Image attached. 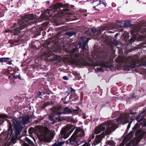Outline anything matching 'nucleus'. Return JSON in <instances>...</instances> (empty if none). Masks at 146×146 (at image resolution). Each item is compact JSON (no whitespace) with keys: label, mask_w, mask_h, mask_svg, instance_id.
Listing matches in <instances>:
<instances>
[{"label":"nucleus","mask_w":146,"mask_h":146,"mask_svg":"<svg viewBox=\"0 0 146 146\" xmlns=\"http://www.w3.org/2000/svg\"><path fill=\"white\" fill-rule=\"evenodd\" d=\"M115 129V125L112 122L109 121L105 122L103 124L99 125L95 129V133L98 134L101 133L102 131L105 130V132H103L100 135H96L94 139L95 144H97L100 143L104 137L105 135H108L110 132Z\"/></svg>","instance_id":"obj_1"},{"label":"nucleus","mask_w":146,"mask_h":146,"mask_svg":"<svg viewBox=\"0 0 146 146\" xmlns=\"http://www.w3.org/2000/svg\"><path fill=\"white\" fill-rule=\"evenodd\" d=\"M35 19L34 15L33 14L25 16L24 17L21 19H19L18 21V26L17 28L12 31L7 30L6 32H10V33H13L14 35H17L19 34L20 31L23 28L27 27L28 25L31 24L30 21ZM17 24H14V27L17 26Z\"/></svg>","instance_id":"obj_2"},{"label":"nucleus","mask_w":146,"mask_h":146,"mask_svg":"<svg viewBox=\"0 0 146 146\" xmlns=\"http://www.w3.org/2000/svg\"><path fill=\"white\" fill-rule=\"evenodd\" d=\"M72 127L71 125L68 124L62 129L58 140L55 142V146H62L64 144V142L62 141V138L66 139L69 136L74 129L72 128Z\"/></svg>","instance_id":"obj_3"},{"label":"nucleus","mask_w":146,"mask_h":146,"mask_svg":"<svg viewBox=\"0 0 146 146\" xmlns=\"http://www.w3.org/2000/svg\"><path fill=\"white\" fill-rule=\"evenodd\" d=\"M78 50V48L76 47L72 48L70 50V53L73 56V57L71 58L70 63L72 65H78L80 67L84 66H85L86 63L84 59L78 54L75 53Z\"/></svg>","instance_id":"obj_4"},{"label":"nucleus","mask_w":146,"mask_h":146,"mask_svg":"<svg viewBox=\"0 0 146 146\" xmlns=\"http://www.w3.org/2000/svg\"><path fill=\"white\" fill-rule=\"evenodd\" d=\"M29 119V116L27 115L23 117H20L19 120L16 119L13 120L12 125L15 130L16 136L19 134L20 131L21 130L23 125L28 122Z\"/></svg>","instance_id":"obj_5"},{"label":"nucleus","mask_w":146,"mask_h":146,"mask_svg":"<svg viewBox=\"0 0 146 146\" xmlns=\"http://www.w3.org/2000/svg\"><path fill=\"white\" fill-rule=\"evenodd\" d=\"M37 131L38 133V135L41 139L45 141H49L53 137V136H50L44 128L40 126L38 127Z\"/></svg>","instance_id":"obj_6"},{"label":"nucleus","mask_w":146,"mask_h":146,"mask_svg":"<svg viewBox=\"0 0 146 146\" xmlns=\"http://www.w3.org/2000/svg\"><path fill=\"white\" fill-rule=\"evenodd\" d=\"M77 138L79 139V140L80 141V143L82 140L83 137L85 136V133L84 130L82 129L79 128L76 129L75 131L73 133Z\"/></svg>","instance_id":"obj_7"},{"label":"nucleus","mask_w":146,"mask_h":146,"mask_svg":"<svg viewBox=\"0 0 146 146\" xmlns=\"http://www.w3.org/2000/svg\"><path fill=\"white\" fill-rule=\"evenodd\" d=\"M80 141L79 139H78L77 137L73 134L68 140L66 141V143L70 145L77 146L79 144L78 143L80 142Z\"/></svg>","instance_id":"obj_8"},{"label":"nucleus","mask_w":146,"mask_h":146,"mask_svg":"<svg viewBox=\"0 0 146 146\" xmlns=\"http://www.w3.org/2000/svg\"><path fill=\"white\" fill-rule=\"evenodd\" d=\"M62 113V106L60 105L55 106V115L58 116V117H55V122L57 120L61 121L62 120L59 115H61Z\"/></svg>","instance_id":"obj_9"},{"label":"nucleus","mask_w":146,"mask_h":146,"mask_svg":"<svg viewBox=\"0 0 146 146\" xmlns=\"http://www.w3.org/2000/svg\"><path fill=\"white\" fill-rule=\"evenodd\" d=\"M121 118V123L124 124L127 123L129 122V120L131 118H129L130 114L128 113H121L120 115Z\"/></svg>","instance_id":"obj_10"},{"label":"nucleus","mask_w":146,"mask_h":146,"mask_svg":"<svg viewBox=\"0 0 146 146\" xmlns=\"http://www.w3.org/2000/svg\"><path fill=\"white\" fill-rule=\"evenodd\" d=\"M90 39L89 38H87L84 37H82L81 41L79 42L80 48H82L83 50H86V47Z\"/></svg>","instance_id":"obj_11"},{"label":"nucleus","mask_w":146,"mask_h":146,"mask_svg":"<svg viewBox=\"0 0 146 146\" xmlns=\"http://www.w3.org/2000/svg\"><path fill=\"white\" fill-rule=\"evenodd\" d=\"M76 108H77L76 109H71L68 107H66L64 108L62 111L63 113L66 114H70L72 112H76L78 111L79 108L78 107H76Z\"/></svg>","instance_id":"obj_12"},{"label":"nucleus","mask_w":146,"mask_h":146,"mask_svg":"<svg viewBox=\"0 0 146 146\" xmlns=\"http://www.w3.org/2000/svg\"><path fill=\"white\" fill-rule=\"evenodd\" d=\"M124 62L126 64H135L136 65L137 62L135 61L133 58L131 56L126 57L124 59Z\"/></svg>","instance_id":"obj_13"},{"label":"nucleus","mask_w":146,"mask_h":146,"mask_svg":"<svg viewBox=\"0 0 146 146\" xmlns=\"http://www.w3.org/2000/svg\"><path fill=\"white\" fill-rule=\"evenodd\" d=\"M68 5H64L62 3L60 2H57L56 4H55V11H59L60 10V8L61 7L64 8H68Z\"/></svg>","instance_id":"obj_14"},{"label":"nucleus","mask_w":146,"mask_h":146,"mask_svg":"<svg viewBox=\"0 0 146 146\" xmlns=\"http://www.w3.org/2000/svg\"><path fill=\"white\" fill-rule=\"evenodd\" d=\"M109 62L108 61L102 62H100V66L102 68H111L112 67L113 65L109 64Z\"/></svg>","instance_id":"obj_15"},{"label":"nucleus","mask_w":146,"mask_h":146,"mask_svg":"<svg viewBox=\"0 0 146 146\" xmlns=\"http://www.w3.org/2000/svg\"><path fill=\"white\" fill-rule=\"evenodd\" d=\"M137 66V65L135 64H131L130 65H126L124 67V70L129 71L131 69L134 68L136 67Z\"/></svg>","instance_id":"obj_16"},{"label":"nucleus","mask_w":146,"mask_h":146,"mask_svg":"<svg viewBox=\"0 0 146 146\" xmlns=\"http://www.w3.org/2000/svg\"><path fill=\"white\" fill-rule=\"evenodd\" d=\"M143 115L141 114L137 116L136 118V120L138 122H140L143 120Z\"/></svg>","instance_id":"obj_17"},{"label":"nucleus","mask_w":146,"mask_h":146,"mask_svg":"<svg viewBox=\"0 0 146 146\" xmlns=\"http://www.w3.org/2000/svg\"><path fill=\"white\" fill-rule=\"evenodd\" d=\"M140 31V33L142 34L143 35H146V28H143L141 29L139 28V30L138 32Z\"/></svg>","instance_id":"obj_18"},{"label":"nucleus","mask_w":146,"mask_h":146,"mask_svg":"<svg viewBox=\"0 0 146 146\" xmlns=\"http://www.w3.org/2000/svg\"><path fill=\"white\" fill-rule=\"evenodd\" d=\"M100 3H99L97 5V6H101L102 4L103 5V7L105 8L106 7V3L104 2H102V0H101L100 1H99Z\"/></svg>","instance_id":"obj_19"},{"label":"nucleus","mask_w":146,"mask_h":146,"mask_svg":"<svg viewBox=\"0 0 146 146\" xmlns=\"http://www.w3.org/2000/svg\"><path fill=\"white\" fill-rule=\"evenodd\" d=\"M9 58H0V62H7L9 61Z\"/></svg>","instance_id":"obj_20"},{"label":"nucleus","mask_w":146,"mask_h":146,"mask_svg":"<svg viewBox=\"0 0 146 146\" xmlns=\"http://www.w3.org/2000/svg\"><path fill=\"white\" fill-rule=\"evenodd\" d=\"M65 34L67 36H72L75 35L76 33L74 32L70 31L66 32L65 33Z\"/></svg>","instance_id":"obj_21"},{"label":"nucleus","mask_w":146,"mask_h":146,"mask_svg":"<svg viewBox=\"0 0 146 146\" xmlns=\"http://www.w3.org/2000/svg\"><path fill=\"white\" fill-rule=\"evenodd\" d=\"M140 125L137 123L135 124L132 129L133 130H137L140 127Z\"/></svg>","instance_id":"obj_22"},{"label":"nucleus","mask_w":146,"mask_h":146,"mask_svg":"<svg viewBox=\"0 0 146 146\" xmlns=\"http://www.w3.org/2000/svg\"><path fill=\"white\" fill-rule=\"evenodd\" d=\"M115 143V141L113 140H111L108 141V144L112 146H114Z\"/></svg>","instance_id":"obj_23"},{"label":"nucleus","mask_w":146,"mask_h":146,"mask_svg":"<svg viewBox=\"0 0 146 146\" xmlns=\"http://www.w3.org/2000/svg\"><path fill=\"white\" fill-rule=\"evenodd\" d=\"M131 24L128 22H125L123 24V26L125 28L129 27H131Z\"/></svg>","instance_id":"obj_24"},{"label":"nucleus","mask_w":146,"mask_h":146,"mask_svg":"<svg viewBox=\"0 0 146 146\" xmlns=\"http://www.w3.org/2000/svg\"><path fill=\"white\" fill-rule=\"evenodd\" d=\"M77 97V95L75 93L72 94L70 95L69 97V99L70 100L72 99L73 98H75Z\"/></svg>","instance_id":"obj_25"},{"label":"nucleus","mask_w":146,"mask_h":146,"mask_svg":"<svg viewBox=\"0 0 146 146\" xmlns=\"http://www.w3.org/2000/svg\"><path fill=\"white\" fill-rule=\"evenodd\" d=\"M54 115H52L51 114L50 115V116L49 117V119L51 121H52V123H54Z\"/></svg>","instance_id":"obj_26"},{"label":"nucleus","mask_w":146,"mask_h":146,"mask_svg":"<svg viewBox=\"0 0 146 146\" xmlns=\"http://www.w3.org/2000/svg\"><path fill=\"white\" fill-rule=\"evenodd\" d=\"M111 43L115 46H117L118 44V42L117 40H113L111 42Z\"/></svg>","instance_id":"obj_27"},{"label":"nucleus","mask_w":146,"mask_h":146,"mask_svg":"<svg viewBox=\"0 0 146 146\" xmlns=\"http://www.w3.org/2000/svg\"><path fill=\"white\" fill-rule=\"evenodd\" d=\"M91 31L93 34H94L97 32V30L96 28L92 27L91 29Z\"/></svg>","instance_id":"obj_28"},{"label":"nucleus","mask_w":146,"mask_h":146,"mask_svg":"<svg viewBox=\"0 0 146 146\" xmlns=\"http://www.w3.org/2000/svg\"><path fill=\"white\" fill-rule=\"evenodd\" d=\"M48 16L46 15L45 13L42 14L40 16V17L42 18L43 20L46 19L48 18Z\"/></svg>","instance_id":"obj_29"},{"label":"nucleus","mask_w":146,"mask_h":146,"mask_svg":"<svg viewBox=\"0 0 146 146\" xmlns=\"http://www.w3.org/2000/svg\"><path fill=\"white\" fill-rule=\"evenodd\" d=\"M95 71L96 72H99L100 71L104 72V70L101 67H97L96 69H95Z\"/></svg>","instance_id":"obj_30"},{"label":"nucleus","mask_w":146,"mask_h":146,"mask_svg":"<svg viewBox=\"0 0 146 146\" xmlns=\"http://www.w3.org/2000/svg\"><path fill=\"white\" fill-rule=\"evenodd\" d=\"M13 131L12 130V128L11 127H9V129L8 131V135H9L10 136H11V134L12 133Z\"/></svg>","instance_id":"obj_31"},{"label":"nucleus","mask_w":146,"mask_h":146,"mask_svg":"<svg viewBox=\"0 0 146 146\" xmlns=\"http://www.w3.org/2000/svg\"><path fill=\"white\" fill-rule=\"evenodd\" d=\"M134 131H131L128 134V135L131 137H133V136L134 135Z\"/></svg>","instance_id":"obj_32"},{"label":"nucleus","mask_w":146,"mask_h":146,"mask_svg":"<svg viewBox=\"0 0 146 146\" xmlns=\"http://www.w3.org/2000/svg\"><path fill=\"white\" fill-rule=\"evenodd\" d=\"M27 142L30 145H31L32 146H35V145H34L33 142L30 140L29 139H27Z\"/></svg>","instance_id":"obj_33"},{"label":"nucleus","mask_w":146,"mask_h":146,"mask_svg":"<svg viewBox=\"0 0 146 146\" xmlns=\"http://www.w3.org/2000/svg\"><path fill=\"white\" fill-rule=\"evenodd\" d=\"M133 120V119H130V121H129V123L128 124L127 127V129H129V128H130L131 123H132Z\"/></svg>","instance_id":"obj_34"},{"label":"nucleus","mask_w":146,"mask_h":146,"mask_svg":"<svg viewBox=\"0 0 146 146\" xmlns=\"http://www.w3.org/2000/svg\"><path fill=\"white\" fill-rule=\"evenodd\" d=\"M116 121L117 122H119V121H120V122L121 123V118L120 115H119V116L116 119Z\"/></svg>","instance_id":"obj_35"},{"label":"nucleus","mask_w":146,"mask_h":146,"mask_svg":"<svg viewBox=\"0 0 146 146\" xmlns=\"http://www.w3.org/2000/svg\"><path fill=\"white\" fill-rule=\"evenodd\" d=\"M145 65H146V62H142V63L139 64L138 65H137V67H138L139 66H145Z\"/></svg>","instance_id":"obj_36"},{"label":"nucleus","mask_w":146,"mask_h":146,"mask_svg":"<svg viewBox=\"0 0 146 146\" xmlns=\"http://www.w3.org/2000/svg\"><path fill=\"white\" fill-rule=\"evenodd\" d=\"M135 93H133L132 95L131 96H130V97H129V98H128V99L129 100L132 99H133V98H135Z\"/></svg>","instance_id":"obj_37"},{"label":"nucleus","mask_w":146,"mask_h":146,"mask_svg":"<svg viewBox=\"0 0 146 146\" xmlns=\"http://www.w3.org/2000/svg\"><path fill=\"white\" fill-rule=\"evenodd\" d=\"M99 8V9H96V10H99L100 11H102V9H104V7H103V6H98Z\"/></svg>","instance_id":"obj_38"},{"label":"nucleus","mask_w":146,"mask_h":146,"mask_svg":"<svg viewBox=\"0 0 146 146\" xmlns=\"http://www.w3.org/2000/svg\"><path fill=\"white\" fill-rule=\"evenodd\" d=\"M94 138V135H93L91 136H90L89 137V138L88 139L89 141L91 142L92 139H93Z\"/></svg>","instance_id":"obj_39"},{"label":"nucleus","mask_w":146,"mask_h":146,"mask_svg":"<svg viewBox=\"0 0 146 146\" xmlns=\"http://www.w3.org/2000/svg\"><path fill=\"white\" fill-rule=\"evenodd\" d=\"M130 113L132 115H134L136 114V112H133V110H129Z\"/></svg>","instance_id":"obj_40"},{"label":"nucleus","mask_w":146,"mask_h":146,"mask_svg":"<svg viewBox=\"0 0 146 146\" xmlns=\"http://www.w3.org/2000/svg\"><path fill=\"white\" fill-rule=\"evenodd\" d=\"M141 131V130H137L135 134V135L137 136L140 133V132Z\"/></svg>","instance_id":"obj_41"},{"label":"nucleus","mask_w":146,"mask_h":146,"mask_svg":"<svg viewBox=\"0 0 146 146\" xmlns=\"http://www.w3.org/2000/svg\"><path fill=\"white\" fill-rule=\"evenodd\" d=\"M71 92L70 90L69 89L68 90L67 92H66L65 93V95H67V96H68L71 93Z\"/></svg>","instance_id":"obj_42"},{"label":"nucleus","mask_w":146,"mask_h":146,"mask_svg":"<svg viewBox=\"0 0 146 146\" xmlns=\"http://www.w3.org/2000/svg\"><path fill=\"white\" fill-rule=\"evenodd\" d=\"M73 74L76 76H78V73L76 71H74L73 72Z\"/></svg>","instance_id":"obj_43"},{"label":"nucleus","mask_w":146,"mask_h":146,"mask_svg":"<svg viewBox=\"0 0 146 146\" xmlns=\"http://www.w3.org/2000/svg\"><path fill=\"white\" fill-rule=\"evenodd\" d=\"M69 10L68 9H64L62 10V12L63 13H64V12H66L69 11Z\"/></svg>","instance_id":"obj_44"},{"label":"nucleus","mask_w":146,"mask_h":146,"mask_svg":"<svg viewBox=\"0 0 146 146\" xmlns=\"http://www.w3.org/2000/svg\"><path fill=\"white\" fill-rule=\"evenodd\" d=\"M52 11V10L50 9L48 10V11H46V13H48L49 14H51L52 13L51 12Z\"/></svg>","instance_id":"obj_45"},{"label":"nucleus","mask_w":146,"mask_h":146,"mask_svg":"<svg viewBox=\"0 0 146 146\" xmlns=\"http://www.w3.org/2000/svg\"><path fill=\"white\" fill-rule=\"evenodd\" d=\"M109 104V102H107L105 104L102 105L101 107L102 108H103L104 107L106 106V105H107V104Z\"/></svg>","instance_id":"obj_46"},{"label":"nucleus","mask_w":146,"mask_h":146,"mask_svg":"<svg viewBox=\"0 0 146 146\" xmlns=\"http://www.w3.org/2000/svg\"><path fill=\"white\" fill-rule=\"evenodd\" d=\"M98 31L100 33H101L103 31V30H102L101 28L99 27L98 28Z\"/></svg>","instance_id":"obj_47"},{"label":"nucleus","mask_w":146,"mask_h":146,"mask_svg":"<svg viewBox=\"0 0 146 146\" xmlns=\"http://www.w3.org/2000/svg\"><path fill=\"white\" fill-rule=\"evenodd\" d=\"M62 78L64 80H68V78H67V77L65 76H63L62 77Z\"/></svg>","instance_id":"obj_48"},{"label":"nucleus","mask_w":146,"mask_h":146,"mask_svg":"<svg viewBox=\"0 0 146 146\" xmlns=\"http://www.w3.org/2000/svg\"><path fill=\"white\" fill-rule=\"evenodd\" d=\"M122 27H123L121 26L120 27V28H122ZM123 31V29L122 28H121V29H119V31L120 32H122Z\"/></svg>","instance_id":"obj_49"},{"label":"nucleus","mask_w":146,"mask_h":146,"mask_svg":"<svg viewBox=\"0 0 146 146\" xmlns=\"http://www.w3.org/2000/svg\"><path fill=\"white\" fill-rule=\"evenodd\" d=\"M119 35V33H117L115 35H114V38L117 37Z\"/></svg>","instance_id":"obj_50"},{"label":"nucleus","mask_w":146,"mask_h":146,"mask_svg":"<svg viewBox=\"0 0 146 146\" xmlns=\"http://www.w3.org/2000/svg\"><path fill=\"white\" fill-rule=\"evenodd\" d=\"M129 42L130 43H132V42H133V40L132 39L130 38L129 40Z\"/></svg>","instance_id":"obj_51"},{"label":"nucleus","mask_w":146,"mask_h":146,"mask_svg":"<svg viewBox=\"0 0 146 146\" xmlns=\"http://www.w3.org/2000/svg\"><path fill=\"white\" fill-rule=\"evenodd\" d=\"M116 21V22H117V23H122V22H123V21H119L118 20H117Z\"/></svg>","instance_id":"obj_52"},{"label":"nucleus","mask_w":146,"mask_h":146,"mask_svg":"<svg viewBox=\"0 0 146 146\" xmlns=\"http://www.w3.org/2000/svg\"><path fill=\"white\" fill-rule=\"evenodd\" d=\"M69 89L70 90L71 92L72 91L75 92V90L72 88H70Z\"/></svg>","instance_id":"obj_53"},{"label":"nucleus","mask_w":146,"mask_h":146,"mask_svg":"<svg viewBox=\"0 0 146 146\" xmlns=\"http://www.w3.org/2000/svg\"><path fill=\"white\" fill-rule=\"evenodd\" d=\"M11 140L12 142L14 143V141H15V139H14L13 138H12L11 139Z\"/></svg>","instance_id":"obj_54"},{"label":"nucleus","mask_w":146,"mask_h":146,"mask_svg":"<svg viewBox=\"0 0 146 146\" xmlns=\"http://www.w3.org/2000/svg\"><path fill=\"white\" fill-rule=\"evenodd\" d=\"M57 57H58V56L57 55H55V60H57V59H58Z\"/></svg>","instance_id":"obj_55"},{"label":"nucleus","mask_w":146,"mask_h":146,"mask_svg":"<svg viewBox=\"0 0 146 146\" xmlns=\"http://www.w3.org/2000/svg\"><path fill=\"white\" fill-rule=\"evenodd\" d=\"M51 43V41H48L47 42V44H49Z\"/></svg>","instance_id":"obj_56"},{"label":"nucleus","mask_w":146,"mask_h":146,"mask_svg":"<svg viewBox=\"0 0 146 146\" xmlns=\"http://www.w3.org/2000/svg\"><path fill=\"white\" fill-rule=\"evenodd\" d=\"M47 105H48V104H44V107H46Z\"/></svg>","instance_id":"obj_57"},{"label":"nucleus","mask_w":146,"mask_h":146,"mask_svg":"<svg viewBox=\"0 0 146 146\" xmlns=\"http://www.w3.org/2000/svg\"><path fill=\"white\" fill-rule=\"evenodd\" d=\"M55 26H57L58 25L56 23V19H55Z\"/></svg>","instance_id":"obj_58"},{"label":"nucleus","mask_w":146,"mask_h":146,"mask_svg":"<svg viewBox=\"0 0 146 146\" xmlns=\"http://www.w3.org/2000/svg\"><path fill=\"white\" fill-rule=\"evenodd\" d=\"M18 77H19V78L20 79H21V78L20 77V75H19L18 76Z\"/></svg>","instance_id":"obj_59"},{"label":"nucleus","mask_w":146,"mask_h":146,"mask_svg":"<svg viewBox=\"0 0 146 146\" xmlns=\"http://www.w3.org/2000/svg\"><path fill=\"white\" fill-rule=\"evenodd\" d=\"M108 32L109 33H112V31H109Z\"/></svg>","instance_id":"obj_60"},{"label":"nucleus","mask_w":146,"mask_h":146,"mask_svg":"<svg viewBox=\"0 0 146 146\" xmlns=\"http://www.w3.org/2000/svg\"><path fill=\"white\" fill-rule=\"evenodd\" d=\"M52 146H55V144H54Z\"/></svg>","instance_id":"obj_61"},{"label":"nucleus","mask_w":146,"mask_h":146,"mask_svg":"<svg viewBox=\"0 0 146 146\" xmlns=\"http://www.w3.org/2000/svg\"><path fill=\"white\" fill-rule=\"evenodd\" d=\"M94 9H95V6H94Z\"/></svg>","instance_id":"obj_62"},{"label":"nucleus","mask_w":146,"mask_h":146,"mask_svg":"<svg viewBox=\"0 0 146 146\" xmlns=\"http://www.w3.org/2000/svg\"><path fill=\"white\" fill-rule=\"evenodd\" d=\"M128 145V144H127L126 145V146H127Z\"/></svg>","instance_id":"obj_63"},{"label":"nucleus","mask_w":146,"mask_h":146,"mask_svg":"<svg viewBox=\"0 0 146 146\" xmlns=\"http://www.w3.org/2000/svg\"><path fill=\"white\" fill-rule=\"evenodd\" d=\"M83 118L84 119H85L86 118V117H84Z\"/></svg>","instance_id":"obj_64"}]
</instances>
